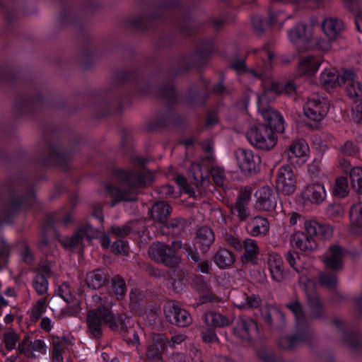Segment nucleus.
I'll list each match as a JSON object with an SVG mask.
<instances>
[{"instance_id": "obj_13", "label": "nucleus", "mask_w": 362, "mask_h": 362, "mask_svg": "<svg viewBox=\"0 0 362 362\" xmlns=\"http://www.w3.org/2000/svg\"><path fill=\"white\" fill-rule=\"evenodd\" d=\"M172 208L165 201L155 202L148 210L149 216L160 224V230L163 235L171 236L174 238H180L185 232V221L183 218H176L168 221Z\"/></svg>"}, {"instance_id": "obj_53", "label": "nucleus", "mask_w": 362, "mask_h": 362, "mask_svg": "<svg viewBox=\"0 0 362 362\" xmlns=\"http://www.w3.org/2000/svg\"><path fill=\"white\" fill-rule=\"evenodd\" d=\"M192 16L188 13H185L182 16L179 23L181 34L187 37H191L193 35L194 30L192 25Z\"/></svg>"}, {"instance_id": "obj_3", "label": "nucleus", "mask_w": 362, "mask_h": 362, "mask_svg": "<svg viewBox=\"0 0 362 362\" xmlns=\"http://www.w3.org/2000/svg\"><path fill=\"white\" fill-rule=\"evenodd\" d=\"M129 163L136 168H116L114 176L120 182L124 189L105 182L103 188L105 192L112 198V205L123 201L132 200L131 192L146 187L153 182L152 172L148 168V159L141 156L136 152H132L129 157Z\"/></svg>"}, {"instance_id": "obj_30", "label": "nucleus", "mask_w": 362, "mask_h": 362, "mask_svg": "<svg viewBox=\"0 0 362 362\" xmlns=\"http://www.w3.org/2000/svg\"><path fill=\"white\" fill-rule=\"evenodd\" d=\"M255 196L257 199L256 207L262 211H272L276 206V194L269 186H264L258 189Z\"/></svg>"}, {"instance_id": "obj_16", "label": "nucleus", "mask_w": 362, "mask_h": 362, "mask_svg": "<svg viewBox=\"0 0 362 362\" xmlns=\"http://www.w3.org/2000/svg\"><path fill=\"white\" fill-rule=\"evenodd\" d=\"M322 0H270L271 5L268 9V20H265L259 14H254L251 18V23L255 31L258 34H262L266 28H271L277 23V18L281 13V10L276 8V4H305L309 1L319 4Z\"/></svg>"}, {"instance_id": "obj_8", "label": "nucleus", "mask_w": 362, "mask_h": 362, "mask_svg": "<svg viewBox=\"0 0 362 362\" xmlns=\"http://www.w3.org/2000/svg\"><path fill=\"white\" fill-rule=\"evenodd\" d=\"M59 5L58 21L63 27H74L83 31L85 27L84 13L99 11L102 4L98 0H81V6L71 0H56Z\"/></svg>"}, {"instance_id": "obj_45", "label": "nucleus", "mask_w": 362, "mask_h": 362, "mask_svg": "<svg viewBox=\"0 0 362 362\" xmlns=\"http://www.w3.org/2000/svg\"><path fill=\"white\" fill-rule=\"evenodd\" d=\"M23 153L18 150L15 153L10 152L0 143V161L7 168H12L18 165V160L23 158Z\"/></svg>"}, {"instance_id": "obj_11", "label": "nucleus", "mask_w": 362, "mask_h": 362, "mask_svg": "<svg viewBox=\"0 0 362 362\" xmlns=\"http://www.w3.org/2000/svg\"><path fill=\"white\" fill-rule=\"evenodd\" d=\"M185 339L183 334L172 336L170 339L163 334H153L147 346L146 356L149 360L157 362L161 361L165 354L168 357L175 356L180 362H185L184 354L177 351V346L181 345Z\"/></svg>"}, {"instance_id": "obj_20", "label": "nucleus", "mask_w": 362, "mask_h": 362, "mask_svg": "<svg viewBox=\"0 0 362 362\" xmlns=\"http://www.w3.org/2000/svg\"><path fill=\"white\" fill-rule=\"evenodd\" d=\"M163 311L166 320L172 325L185 327L192 323V319L189 312L181 308L177 301L165 303Z\"/></svg>"}, {"instance_id": "obj_43", "label": "nucleus", "mask_w": 362, "mask_h": 362, "mask_svg": "<svg viewBox=\"0 0 362 362\" xmlns=\"http://www.w3.org/2000/svg\"><path fill=\"white\" fill-rule=\"evenodd\" d=\"M213 260L219 269H225L234 264L235 256L231 251L221 248L214 254Z\"/></svg>"}, {"instance_id": "obj_48", "label": "nucleus", "mask_w": 362, "mask_h": 362, "mask_svg": "<svg viewBox=\"0 0 362 362\" xmlns=\"http://www.w3.org/2000/svg\"><path fill=\"white\" fill-rule=\"evenodd\" d=\"M206 325L214 327H221L228 325V319L222 314L216 312H209L204 315Z\"/></svg>"}, {"instance_id": "obj_44", "label": "nucleus", "mask_w": 362, "mask_h": 362, "mask_svg": "<svg viewBox=\"0 0 362 362\" xmlns=\"http://www.w3.org/2000/svg\"><path fill=\"white\" fill-rule=\"evenodd\" d=\"M308 305L311 317L314 319H322L326 315V308L317 295H308Z\"/></svg>"}, {"instance_id": "obj_62", "label": "nucleus", "mask_w": 362, "mask_h": 362, "mask_svg": "<svg viewBox=\"0 0 362 362\" xmlns=\"http://www.w3.org/2000/svg\"><path fill=\"white\" fill-rule=\"evenodd\" d=\"M349 177L353 188L356 190L359 183L362 182V168L356 167L351 168L349 173Z\"/></svg>"}, {"instance_id": "obj_31", "label": "nucleus", "mask_w": 362, "mask_h": 362, "mask_svg": "<svg viewBox=\"0 0 362 362\" xmlns=\"http://www.w3.org/2000/svg\"><path fill=\"white\" fill-rule=\"evenodd\" d=\"M209 97L208 93H202L197 86H193L187 89L182 98L179 97L180 102L177 103H184L191 108L202 107L206 105Z\"/></svg>"}, {"instance_id": "obj_64", "label": "nucleus", "mask_w": 362, "mask_h": 362, "mask_svg": "<svg viewBox=\"0 0 362 362\" xmlns=\"http://www.w3.org/2000/svg\"><path fill=\"white\" fill-rule=\"evenodd\" d=\"M258 356L262 362H282L281 357H278L274 353L268 352L266 349L260 350Z\"/></svg>"}, {"instance_id": "obj_22", "label": "nucleus", "mask_w": 362, "mask_h": 362, "mask_svg": "<svg viewBox=\"0 0 362 362\" xmlns=\"http://www.w3.org/2000/svg\"><path fill=\"white\" fill-rule=\"evenodd\" d=\"M291 43L298 47L299 49L306 50L313 45L311 30L305 23H297L288 33Z\"/></svg>"}, {"instance_id": "obj_17", "label": "nucleus", "mask_w": 362, "mask_h": 362, "mask_svg": "<svg viewBox=\"0 0 362 362\" xmlns=\"http://www.w3.org/2000/svg\"><path fill=\"white\" fill-rule=\"evenodd\" d=\"M330 107L327 98L319 95L309 98L303 105V112L310 120L308 125L313 129L318 128L321 121L326 117Z\"/></svg>"}, {"instance_id": "obj_57", "label": "nucleus", "mask_w": 362, "mask_h": 362, "mask_svg": "<svg viewBox=\"0 0 362 362\" xmlns=\"http://www.w3.org/2000/svg\"><path fill=\"white\" fill-rule=\"evenodd\" d=\"M320 284L327 288H334L337 284V278L333 273L321 272L318 277Z\"/></svg>"}, {"instance_id": "obj_36", "label": "nucleus", "mask_w": 362, "mask_h": 362, "mask_svg": "<svg viewBox=\"0 0 362 362\" xmlns=\"http://www.w3.org/2000/svg\"><path fill=\"white\" fill-rule=\"evenodd\" d=\"M344 28V22L336 17L326 18L322 23V29L330 40L340 37Z\"/></svg>"}, {"instance_id": "obj_51", "label": "nucleus", "mask_w": 362, "mask_h": 362, "mask_svg": "<svg viewBox=\"0 0 362 362\" xmlns=\"http://www.w3.org/2000/svg\"><path fill=\"white\" fill-rule=\"evenodd\" d=\"M129 23L132 28L142 33H148L151 27L149 22L146 18L145 12H142L138 16L131 18Z\"/></svg>"}, {"instance_id": "obj_63", "label": "nucleus", "mask_w": 362, "mask_h": 362, "mask_svg": "<svg viewBox=\"0 0 362 362\" xmlns=\"http://www.w3.org/2000/svg\"><path fill=\"white\" fill-rule=\"evenodd\" d=\"M219 122L218 110L217 109L211 110L207 112L205 122V127L210 129Z\"/></svg>"}, {"instance_id": "obj_47", "label": "nucleus", "mask_w": 362, "mask_h": 362, "mask_svg": "<svg viewBox=\"0 0 362 362\" xmlns=\"http://www.w3.org/2000/svg\"><path fill=\"white\" fill-rule=\"evenodd\" d=\"M295 333L300 336L303 339L307 340L310 343L312 341L311 328L308 322L305 318L295 320Z\"/></svg>"}, {"instance_id": "obj_10", "label": "nucleus", "mask_w": 362, "mask_h": 362, "mask_svg": "<svg viewBox=\"0 0 362 362\" xmlns=\"http://www.w3.org/2000/svg\"><path fill=\"white\" fill-rule=\"evenodd\" d=\"M305 232L297 231L291 238V244L301 251L310 252L317 247L315 238L328 240L333 235V228L328 223L316 221L305 222Z\"/></svg>"}, {"instance_id": "obj_50", "label": "nucleus", "mask_w": 362, "mask_h": 362, "mask_svg": "<svg viewBox=\"0 0 362 362\" xmlns=\"http://www.w3.org/2000/svg\"><path fill=\"white\" fill-rule=\"evenodd\" d=\"M189 178L194 185L204 184L206 176L203 174L200 163H192L188 170Z\"/></svg>"}, {"instance_id": "obj_59", "label": "nucleus", "mask_w": 362, "mask_h": 362, "mask_svg": "<svg viewBox=\"0 0 362 362\" xmlns=\"http://www.w3.org/2000/svg\"><path fill=\"white\" fill-rule=\"evenodd\" d=\"M46 301L45 299H39L33 305L30 315V320L36 322L45 312Z\"/></svg>"}, {"instance_id": "obj_14", "label": "nucleus", "mask_w": 362, "mask_h": 362, "mask_svg": "<svg viewBox=\"0 0 362 362\" xmlns=\"http://www.w3.org/2000/svg\"><path fill=\"white\" fill-rule=\"evenodd\" d=\"M182 246V243L180 240H173L171 245L153 242L148 247V256L155 262L168 267H175L181 261L178 250L181 249Z\"/></svg>"}, {"instance_id": "obj_23", "label": "nucleus", "mask_w": 362, "mask_h": 362, "mask_svg": "<svg viewBox=\"0 0 362 362\" xmlns=\"http://www.w3.org/2000/svg\"><path fill=\"white\" fill-rule=\"evenodd\" d=\"M235 156L238 165L244 173L252 174L259 171L261 158L252 150L239 148L235 151Z\"/></svg>"}, {"instance_id": "obj_24", "label": "nucleus", "mask_w": 362, "mask_h": 362, "mask_svg": "<svg viewBox=\"0 0 362 362\" xmlns=\"http://www.w3.org/2000/svg\"><path fill=\"white\" fill-rule=\"evenodd\" d=\"M309 151V146L305 140L300 139L293 141L286 151L288 163L295 168L300 167L307 161Z\"/></svg>"}, {"instance_id": "obj_54", "label": "nucleus", "mask_w": 362, "mask_h": 362, "mask_svg": "<svg viewBox=\"0 0 362 362\" xmlns=\"http://www.w3.org/2000/svg\"><path fill=\"white\" fill-rule=\"evenodd\" d=\"M269 267L272 279L277 282L281 281L284 279L282 261L280 259H274L272 262L269 263Z\"/></svg>"}, {"instance_id": "obj_39", "label": "nucleus", "mask_w": 362, "mask_h": 362, "mask_svg": "<svg viewBox=\"0 0 362 362\" xmlns=\"http://www.w3.org/2000/svg\"><path fill=\"white\" fill-rule=\"evenodd\" d=\"M93 231V228L90 224L78 228L71 237H68L64 240V247L67 249L77 247L84 239L91 240L90 233Z\"/></svg>"}, {"instance_id": "obj_2", "label": "nucleus", "mask_w": 362, "mask_h": 362, "mask_svg": "<svg viewBox=\"0 0 362 362\" xmlns=\"http://www.w3.org/2000/svg\"><path fill=\"white\" fill-rule=\"evenodd\" d=\"M296 90L292 81L286 83L272 81L264 88L263 92L257 95V108L262 115L264 124H256L247 131L246 137L249 143L260 150H270L277 142L276 133H283L285 121L283 116L269 106V103L283 93L291 94Z\"/></svg>"}, {"instance_id": "obj_33", "label": "nucleus", "mask_w": 362, "mask_h": 362, "mask_svg": "<svg viewBox=\"0 0 362 362\" xmlns=\"http://www.w3.org/2000/svg\"><path fill=\"white\" fill-rule=\"evenodd\" d=\"M330 255L325 260L326 267L332 271L337 272L342 269V259L344 257L352 253L339 245H333L329 247Z\"/></svg>"}, {"instance_id": "obj_6", "label": "nucleus", "mask_w": 362, "mask_h": 362, "mask_svg": "<svg viewBox=\"0 0 362 362\" xmlns=\"http://www.w3.org/2000/svg\"><path fill=\"white\" fill-rule=\"evenodd\" d=\"M129 320L126 314L115 313L112 308L98 305L89 310L86 324L90 337L96 340L103 336V328L119 334L128 332Z\"/></svg>"}, {"instance_id": "obj_60", "label": "nucleus", "mask_w": 362, "mask_h": 362, "mask_svg": "<svg viewBox=\"0 0 362 362\" xmlns=\"http://www.w3.org/2000/svg\"><path fill=\"white\" fill-rule=\"evenodd\" d=\"M261 304V299L257 295L252 294L250 296L244 294L243 301L238 306L240 309L257 308Z\"/></svg>"}, {"instance_id": "obj_27", "label": "nucleus", "mask_w": 362, "mask_h": 362, "mask_svg": "<svg viewBox=\"0 0 362 362\" xmlns=\"http://www.w3.org/2000/svg\"><path fill=\"white\" fill-rule=\"evenodd\" d=\"M233 333L243 341L252 342L259 335L257 322L250 317H243L233 328Z\"/></svg>"}, {"instance_id": "obj_32", "label": "nucleus", "mask_w": 362, "mask_h": 362, "mask_svg": "<svg viewBox=\"0 0 362 362\" xmlns=\"http://www.w3.org/2000/svg\"><path fill=\"white\" fill-rule=\"evenodd\" d=\"M327 196L323 184L312 182L308 184L302 190L301 197L304 202L319 204L322 203Z\"/></svg>"}, {"instance_id": "obj_40", "label": "nucleus", "mask_w": 362, "mask_h": 362, "mask_svg": "<svg viewBox=\"0 0 362 362\" xmlns=\"http://www.w3.org/2000/svg\"><path fill=\"white\" fill-rule=\"evenodd\" d=\"M106 289L112 297L120 300L127 291L126 281L119 274L114 275L110 280L109 279Z\"/></svg>"}, {"instance_id": "obj_9", "label": "nucleus", "mask_w": 362, "mask_h": 362, "mask_svg": "<svg viewBox=\"0 0 362 362\" xmlns=\"http://www.w3.org/2000/svg\"><path fill=\"white\" fill-rule=\"evenodd\" d=\"M36 203L37 194L33 187H28L27 194L24 196L12 192L4 202L0 228L4 225L13 226L15 220L21 213L28 214L35 207Z\"/></svg>"}, {"instance_id": "obj_46", "label": "nucleus", "mask_w": 362, "mask_h": 362, "mask_svg": "<svg viewBox=\"0 0 362 362\" xmlns=\"http://www.w3.org/2000/svg\"><path fill=\"white\" fill-rule=\"evenodd\" d=\"M303 343L308 344L310 342L296 333L281 336L278 339V346L284 350H292Z\"/></svg>"}, {"instance_id": "obj_1", "label": "nucleus", "mask_w": 362, "mask_h": 362, "mask_svg": "<svg viewBox=\"0 0 362 362\" xmlns=\"http://www.w3.org/2000/svg\"><path fill=\"white\" fill-rule=\"evenodd\" d=\"M112 78L115 88L93 93V108L98 118L122 112L126 106L133 103L134 94L146 96L151 93V82L144 76L141 67L115 70Z\"/></svg>"}, {"instance_id": "obj_35", "label": "nucleus", "mask_w": 362, "mask_h": 362, "mask_svg": "<svg viewBox=\"0 0 362 362\" xmlns=\"http://www.w3.org/2000/svg\"><path fill=\"white\" fill-rule=\"evenodd\" d=\"M97 55V48L93 45L90 40L87 37L78 56L81 68L86 70L92 69Z\"/></svg>"}, {"instance_id": "obj_4", "label": "nucleus", "mask_w": 362, "mask_h": 362, "mask_svg": "<svg viewBox=\"0 0 362 362\" xmlns=\"http://www.w3.org/2000/svg\"><path fill=\"white\" fill-rule=\"evenodd\" d=\"M183 61L181 58L180 64L177 68L170 71V75L166 82L158 86V95L166 102V109L160 112L156 118L150 122L148 127L151 130L166 129L171 126L181 127L184 124V118L176 110V105L180 102L178 92L175 84L176 78L180 74L187 71H180L179 69L183 66Z\"/></svg>"}, {"instance_id": "obj_42", "label": "nucleus", "mask_w": 362, "mask_h": 362, "mask_svg": "<svg viewBox=\"0 0 362 362\" xmlns=\"http://www.w3.org/2000/svg\"><path fill=\"white\" fill-rule=\"evenodd\" d=\"M321 61L313 55L302 58L299 62L298 69L300 74L311 76L319 69Z\"/></svg>"}, {"instance_id": "obj_56", "label": "nucleus", "mask_w": 362, "mask_h": 362, "mask_svg": "<svg viewBox=\"0 0 362 362\" xmlns=\"http://www.w3.org/2000/svg\"><path fill=\"white\" fill-rule=\"evenodd\" d=\"M285 307L293 314L295 320L306 317L303 306L298 299L291 300Z\"/></svg>"}, {"instance_id": "obj_15", "label": "nucleus", "mask_w": 362, "mask_h": 362, "mask_svg": "<svg viewBox=\"0 0 362 362\" xmlns=\"http://www.w3.org/2000/svg\"><path fill=\"white\" fill-rule=\"evenodd\" d=\"M215 241V234L213 230L206 226L200 227L193 240V245H187L184 247L185 255L189 261L197 262L200 260L198 250L202 253L209 251Z\"/></svg>"}, {"instance_id": "obj_38", "label": "nucleus", "mask_w": 362, "mask_h": 362, "mask_svg": "<svg viewBox=\"0 0 362 362\" xmlns=\"http://www.w3.org/2000/svg\"><path fill=\"white\" fill-rule=\"evenodd\" d=\"M109 277L108 273L104 269H96L87 273L86 283L89 288L98 290L107 286Z\"/></svg>"}, {"instance_id": "obj_12", "label": "nucleus", "mask_w": 362, "mask_h": 362, "mask_svg": "<svg viewBox=\"0 0 362 362\" xmlns=\"http://www.w3.org/2000/svg\"><path fill=\"white\" fill-rule=\"evenodd\" d=\"M252 52L258 59V69L248 68L246 65L245 58L240 59L236 55L229 64V67L234 70L237 74H250L256 78H263L272 67L274 54L271 49L270 43H267L263 47L254 49Z\"/></svg>"}, {"instance_id": "obj_52", "label": "nucleus", "mask_w": 362, "mask_h": 362, "mask_svg": "<svg viewBox=\"0 0 362 362\" xmlns=\"http://www.w3.org/2000/svg\"><path fill=\"white\" fill-rule=\"evenodd\" d=\"M349 181L346 177H339L336 179L333 193L335 197L344 198L349 194Z\"/></svg>"}, {"instance_id": "obj_61", "label": "nucleus", "mask_w": 362, "mask_h": 362, "mask_svg": "<svg viewBox=\"0 0 362 362\" xmlns=\"http://www.w3.org/2000/svg\"><path fill=\"white\" fill-rule=\"evenodd\" d=\"M92 233H94V234H93V235H90L91 239L99 238L100 243L101 247L103 249L107 250L110 247V244H111V240H110L109 235L106 233H105L104 231L98 230V229L95 230L94 228H93V231Z\"/></svg>"}, {"instance_id": "obj_5", "label": "nucleus", "mask_w": 362, "mask_h": 362, "mask_svg": "<svg viewBox=\"0 0 362 362\" xmlns=\"http://www.w3.org/2000/svg\"><path fill=\"white\" fill-rule=\"evenodd\" d=\"M355 74L350 70H344L340 74L335 69H325L320 76V85L327 91L333 88L346 86L345 93L352 100V116L354 120L359 123L362 120V86L355 80Z\"/></svg>"}, {"instance_id": "obj_25", "label": "nucleus", "mask_w": 362, "mask_h": 362, "mask_svg": "<svg viewBox=\"0 0 362 362\" xmlns=\"http://www.w3.org/2000/svg\"><path fill=\"white\" fill-rule=\"evenodd\" d=\"M331 322L333 326L340 329L343 341L353 351L362 353V332L357 329H345L343 322L339 318L334 317Z\"/></svg>"}, {"instance_id": "obj_37", "label": "nucleus", "mask_w": 362, "mask_h": 362, "mask_svg": "<svg viewBox=\"0 0 362 362\" xmlns=\"http://www.w3.org/2000/svg\"><path fill=\"white\" fill-rule=\"evenodd\" d=\"M245 229L247 233L252 237L264 236L269 233V223L267 218L257 216L249 220Z\"/></svg>"}, {"instance_id": "obj_29", "label": "nucleus", "mask_w": 362, "mask_h": 362, "mask_svg": "<svg viewBox=\"0 0 362 362\" xmlns=\"http://www.w3.org/2000/svg\"><path fill=\"white\" fill-rule=\"evenodd\" d=\"M251 199V191L247 189L239 192L235 204L231 206V213L240 221H245L250 216L249 203Z\"/></svg>"}, {"instance_id": "obj_21", "label": "nucleus", "mask_w": 362, "mask_h": 362, "mask_svg": "<svg viewBox=\"0 0 362 362\" xmlns=\"http://www.w3.org/2000/svg\"><path fill=\"white\" fill-rule=\"evenodd\" d=\"M78 197L77 194L72 195L69 199L71 206L70 211H65V209L55 211L53 213L47 215L45 219V224L47 228L55 230L57 224L61 223L64 226H68L73 222V212L77 206Z\"/></svg>"}, {"instance_id": "obj_58", "label": "nucleus", "mask_w": 362, "mask_h": 362, "mask_svg": "<svg viewBox=\"0 0 362 362\" xmlns=\"http://www.w3.org/2000/svg\"><path fill=\"white\" fill-rule=\"evenodd\" d=\"M5 347L8 351H11L16 349V344L19 340V336L13 329H10L4 333L3 335Z\"/></svg>"}, {"instance_id": "obj_28", "label": "nucleus", "mask_w": 362, "mask_h": 362, "mask_svg": "<svg viewBox=\"0 0 362 362\" xmlns=\"http://www.w3.org/2000/svg\"><path fill=\"white\" fill-rule=\"evenodd\" d=\"M294 174L291 167L281 166L277 172L276 177V189L284 194L290 195L296 189Z\"/></svg>"}, {"instance_id": "obj_19", "label": "nucleus", "mask_w": 362, "mask_h": 362, "mask_svg": "<svg viewBox=\"0 0 362 362\" xmlns=\"http://www.w3.org/2000/svg\"><path fill=\"white\" fill-rule=\"evenodd\" d=\"M0 11L5 23V33L14 34L16 25L21 16H27L30 13L27 10L25 0H11L6 2L0 0Z\"/></svg>"}, {"instance_id": "obj_49", "label": "nucleus", "mask_w": 362, "mask_h": 362, "mask_svg": "<svg viewBox=\"0 0 362 362\" xmlns=\"http://www.w3.org/2000/svg\"><path fill=\"white\" fill-rule=\"evenodd\" d=\"M0 91L11 93V66L7 64L0 67Z\"/></svg>"}, {"instance_id": "obj_7", "label": "nucleus", "mask_w": 362, "mask_h": 362, "mask_svg": "<svg viewBox=\"0 0 362 362\" xmlns=\"http://www.w3.org/2000/svg\"><path fill=\"white\" fill-rule=\"evenodd\" d=\"M81 141V137H76L71 144L65 148L60 140L47 139L45 147L47 153L40 157V167L43 170L54 168L64 173H69L71 169V163L74 156L80 151Z\"/></svg>"}, {"instance_id": "obj_34", "label": "nucleus", "mask_w": 362, "mask_h": 362, "mask_svg": "<svg viewBox=\"0 0 362 362\" xmlns=\"http://www.w3.org/2000/svg\"><path fill=\"white\" fill-rule=\"evenodd\" d=\"M35 272L36 274L33 280V287L38 295L42 296L48 291V279L52 275V270L48 265L45 264L39 267Z\"/></svg>"}, {"instance_id": "obj_18", "label": "nucleus", "mask_w": 362, "mask_h": 362, "mask_svg": "<svg viewBox=\"0 0 362 362\" xmlns=\"http://www.w3.org/2000/svg\"><path fill=\"white\" fill-rule=\"evenodd\" d=\"M215 52L216 43L213 39L202 40L201 47L194 52V55L197 57V59H193L192 56L188 54L181 55L184 64L179 71H190L194 69L203 68Z\"/></svg>"}, {"instance_id": "obj_55", "label": "nucleus", "mask_w": 362, "mask_h": 362, "mask_svg": "<svg viewBox=\"0 0 362 362\" xmlns=\"http://www.w3.org/2000/svg\"><path fill=\"white\" fill-rule=\"evenodd\" d=\"M349 217L353 225L359 228L362 227V203H356L351 206Z\"/></svg>"}, {"instance_id": "obj_41", "label": "nucleus", "mask_w": 362, "mask_h": 362, "mask_svg": "<svg viewBox=\"0 0 362 362\" xmlns=\"http://www.w3.org/2000/svg\"><path fill=\"white\" fill-rule=\"evenodd\" d=\"M243 248L244 249V252L241 256L242 262L255 264L259 252V247L256 240L246 238L243 242Z\"/></svg>"}, {"instance_id": "obj_26", "label": "nucleus", "mask_w": 362, "mask_h": 362, "mask_svg": "<svg viewBox=\"0 0 362 362\" xmlns=\"http://www.w3.org/2000/svg\"><path fill=\"white\" fill-rule=\"evenodd\" d=\"M6 187L8 192V196L12 192L24 196L27 194V189L33 187L34 191L35 188L34 185L28 183V175L23 170L21 169L18 172L13 175H10L6 182ZM36 193V192H35Z\"/></svg>"}]
</instances>
